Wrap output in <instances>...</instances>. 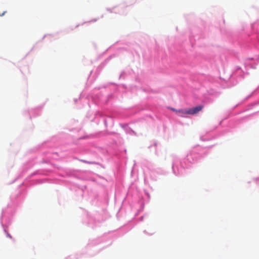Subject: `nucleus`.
<instances>
[{
	"mask_svg": "<svg viewBox=\"0 0 259 259\" xmlns=\"http://www.w3.org/2000/svg\"><path fill=\"white\" fill-rule=\"evenodd\" d=\"M203 108V106L202 105H199L196 107H195L192 108H190L189 109H181L179 110L178 112L180 113L184 114H195L201 111Z\"/></svg>",
	"mask_w": 259,
	"mask_h": 259,
	"instance_id": "obj_1",
	"label": "nucleus"
},
{
	"mask_svg": "<svg viewBox=\"0 0 259 259\" xmlns=\"http://www.w3.org/2000/svg\"><path fill=\"white\" fill-rule=\"evenodd\" d=\"M5 13H6V12H4L1 15L0 14V16H4L5 15Z\"/></svg>",
	"mask_w": 259,
	"mask_h": 259,
	"instance_id": "obj_2",
	"label": "nucleus"
}]
</instances>
